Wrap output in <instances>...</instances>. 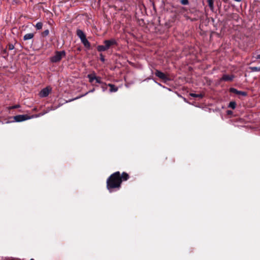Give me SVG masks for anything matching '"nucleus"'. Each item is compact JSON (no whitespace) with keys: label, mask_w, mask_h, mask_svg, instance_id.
Segmentation results:
<instances>
[{"label":"nucleus","mask_w":260,"mask_h":260,"mask_svg":"<svg viewBox=\"0 0 260 260\" xmlns=\"http://www.w3.org/2000/svg\"><path fill=\"white\" fill-rule=\"evenodd\" d=\"M121 184L120 174L119 172H116L111 175L107 180V188L110 192L113 191L115 188L119 189Z\"/></svg>","instance_id":"obj_1"},{"label":"nucleus","mask_w":260,"mask_h":260,"mask_svg":"<svg viewBox=\"0 0 260 260\" xmlns=\"http://www.w3.org/2000/svg\"><path fill=\"white\" fill-rule=\"evenodd\" d=\"M65 51H56L55 54L50 58V61L52 62L56 63L60 61L61 59L66 56Z\"/></svg>","instance_id":"obj_2"},{"label":"nucleus","mask_w":260,"mask_h":260,"mask_svg":"<svg viewBox=\"0 0 260 260\" xmlns=\"http://www.w3.org/2000/svg\"><path fill=\"white\" fill-rule=\"evenodd\" d=\"M30 118L31 117L27 115H18L14 117V119L16 122H22Z\"/></svg>","instance_id":"obj_3"},{"label":"nucleus","mask_w":260,"mask_h":260,"mask_svg":"<svg viewBox=\"0 0 260 260\" xmlns=\"http://www.w3.org/2000/svg\"><path fill=\"white\" fill-rule=\"evenodd\" d=\"M51 91V88L50 87H46L41 90L39 93V95L41 98H44L47 96L50 91Z\"/></svg>","instance_id":"obj_4"},{"label":"nucleus","mask_w":260,"mask_h":260,"mask_svg":"<svg viewBox=\"0 0 260 260\" xmlns=\"http://www.w3.org/2000/svg\"><path fill=\"white\" fill-rule=\"evenodd\" d=\"M155 74L157 77L164 80L165 82L170 80V79L165 74L159 70H156Z\"/></svg>","instance_id":"obj_5"},{"label":"nucleus","mask_w":260,"mask_h":260,"mask_svg":"<svg viewBox=\"0 0 260 260\" xmlns=\"http://www.w3.org/2000/svg\"><path fill=\"white\" fill-rule=\"evenodd\" d=\"M104 43L106 45L107 49H109L110 47L116 44V41L115 39H112L109 40H105L104 42Z\"/></svg>","instance_id":"obj_6"},{"label":"nucleus","mask_w":260,"mask_h":260,"mask_svg":"<svg viewBox=\"0 0 260 260\" xmlns=\"http://www.w3.org/2000/svg\"><path fill=\"white\" fill-rule=\"evenodd\" d=\"M230 91L232 93H235L237 94L242 95L243 96H246L247 95V93L246 92L239 91V90H238L237 89L234 88H231L230 89Z\"/></svg>","instance_id":"obj_7"},{"label":"nucleus","mask_w":260,"mask_h":260,"mask_svg":"<svg viewBox=\"0 0 260 260\" xmlns=\"http://www.w3.org/2000/svg\"><path fill=\"white\" fill-rule=\"evenodd\" d=\"M77 35L80 39V40L86 38V36L82 30L81 29L77 30Z\"/></svg>","instance_id":"obj_8"},{"label":"nucleus","mask_w":260,"mask_h":260,"mask_svg":"<svg viewBox=\"0 0 260 260\" xmlns=\"http://www.w3.org/2000/svg\"><path fill=\"white\" fill-rule=\"evenodd\" d=\"M82 44L84 45V47L87 48H89L90 47V44L89 41L87 40L86 38L82 39L81 40Z\"/></svg>","instance_id":"obj_9"},{"label":"nucleus","mask_w":260,"mask_h":260,"mask_svg":"<svg viewBox=\"0 0 260 260\" xmlns=\"http://www.w3.org/2000/svg\"><path fill=\"white\" fill-rule=\"evenodd\" d=\"M129 178V175L127 173L125 172H123L120 176V179H121V182L122 181H126Z\"/></svg>","instance_id":"obj_10"},{"label":"nucleus","mask_w":260,"mask_h":260,"mask_svg":"<svg viewBox=\"0 0 260 260\" xmlns=\"http://www.w3.org/2000/svg\"><path fill=\"white\" fill-rule=\"evenodd\" d=\"M233 79V76L228 75H223L221 80L224 81H232Z\"/></svg>","instance_id":"obj_11"},{"label":"nucleus","mask_w":260,"mask_h":260,"mask_svg":"<svg viewBox=\"0 0 260 260\" xmlns=\"http://www.w3.org/2000/svg\"><path fill=\"white\" fill-rule=\"evenodd\" d=\"M87 78L89 79V81L90 83H92L94 80H95V78H96V76L94 73L88 74L87 75Z\"/></svg>","instance_id":"obj_12"},{"label":"nucleus","mask_w":260,"mask_h":260,"mask_svg":"<svg viewBox=\"0 0 260 260\" xmlns=\"http://www.w3.org/2000/svg\"><path fill=\"white\" fill-rule=\"evenodd\" d=\"M34 36V34L32 33L26 34L24 36L23 39L24 40H30V39H31L32 38H33Z\"/></svg>","instance_id":"obj_13"},{"label":"nucleus","mask_w":260,"mask_h":260,"mask_svg":"<svg viewBox=\"0 0 260 260\" xmlns=\"http://www.w3.org/2000/svg\"><path fill=\"white\" fill-rule=\"evenodd\" d=\"M110 88V92H116L118 90V87H116L114 85L112 84H109L108 85Z\"/></svg>","instance_id":"obj_14"},{"label":"nucleus","mask_w":260,"mask_h":260,"mask_svg":"<svg viewBox=\"0 0 260 260\" xmlns=\"http://www.w3.org/2000/svg\"><path fill=\"white\" fill-rule=\"evenodd\" d=\"M97 50L99 52H103L107 50H108L107 48L106 47V45H99L97 47Z\"/></svg>","instance_id":"obj_15"},{"label":"nucleus","mask_w":260,"mask_h":260,"mask_svg":"<svg viewBox=\"0 0 260 260\" xmlns=\"http://www.w3.org/2000/svg\"><path fill=\"white\" fill-rule=\"evenodd\" d=\"M208 4L210 10L213 11L214 9V0H208Z\"/></svg>","instance_id":"obj_16"},{"label":"nucleus","mask_w":260,"mask_h":260,"mask_svg":"<svg viewBox=\"0 0 260 260\" xmlns=\"http://www.w3.org/2000/svg\"><path fill=\"white\" fill-rule=\"evenodd\" d=\"M190 96L193 97V98H202L203 97V94L200 93V94H196L193 93H190L189 94Z\"/></svg>","instance_id":"obj_17"},{"label":"nucleus","mask_w":260,"mask_h":260,"mask_svg":"<svg viewBox=\"0 0 260 260\" xmlns=\"http://www.w3.org/2000/svg\"><path fill=\"white\" fill-rule=\"evenodd\" d=\"M42 26H43V23L41 22H39L37 23V24H36V26H35L36 29L38 30H40V29H42Z\"/></svg>","instance_id":"obj_18"},{"label":"nucleus","mask_w":260,"mask_h":260,"mask_svg":"<svg viewBox=\"0 0 260 260\" xmlns=\"http://www.w3.org/2000/svg\"><path fill=\"white\" fill-rule=\"evenodd\" d=\"M236 106V103L235 102H231L229 103V108L234 109H235Z\"/></svg>","instance_id":"obj_19"},{"label":"nucleus","mask_w":260,"mask_h":260,"mask_svg":"<svg viewBox=\"0 0 260 260\" xmlns=\"http://www.w3.org/2000/svg\"><path fill=\"white\" fill-rule=\"evenodd\" d=\"M250 69L252 72H259L260 71V67H250Z\"/></svg>","instance_id":"obj_20"},{"label":"nucleus","mask_w":260,"mask_h":260,"mask_svg":"<svg viewBox=\"0 0 260 260\" xmlns=\"http://www.w3.org/2000/svg\"><path fill=\"white\" fill-rule=\"evenodd\" d=\"M107 86L108 85L105 83H102L101 88H102L103 91H105L107 89Z\"/></svg>","instance_id":"obj_21"},{"label":"nucleus","mask_w":260,"mask_h":260,"mask_svg":"<svg viewBox=\"0 0 260 260\" xmlns=\"http://www.w3.org/2000/svg\"><path fill=\"white\" fill-rule=\"evenodd\" d=\"M95 80L96 83L102 84L103 82L101 81V78L100 77L96 76V78H95Z\"/></svg>","instance_id":"obj_22"},{"label":"nucleus","mask_w":260,"mask_h":260,"mask_svg":"<svg viewBox=\"0 0 260 260\" xmlns=\"http://www.w3.org/2000/svg\"><path fill=\"white\" fill-rule=\"evenodd\" d=\"M49 30L48 29H46V30H44L43 32L42 35L44 37H46V36H48L49 35Z\"/></svg>","instance_id":"obj_23"},{"label":"nucleus","mask_w":260,"mask_h":260,"mask_svg":"<svg viewBox=\"0 0 260 260\" xmlns=\"http://www.w3.org/2000/svg\"><path fill=\"white\" fill-rule=\"evenodd\" d=\"M181 3L183 5H186L188 4V0H181Z\"/></svg>","instance_id":"obj_24"},{"label":"nucleus","mask_w":260,"mask_h":260,"mask_svg":"<svg viewBox=\"0 0 260 260\" xmlns=\"http://www.w3.org/2000/svg\"><path fill=\"white\" fill-rule=\"evenodd\" d=\"M8 48L10 50H13L14 49V46L12 44H9Z\"/></svg>","instance_id":"obj_25"},{"label":"nucleus","mask_w":260,"mask_h":260,"mask_svg":"<svg viewBox=\"0 0 260 260\" xmlns=\"http://www.w3.org/2000/svg\"><path fill=\"white\" fill-rule=\"evenodd\" d=\"M20 107V106L19 105H15V106H12L10 108V109H16V108H18Z\"/></svg>","instance_id":"obj_26"},{"label":"nucleus","mask_w":260,"mask_h":260,"mask_svg":"<svg viewBox=\"0 0 260 260\" xmlns=\"http://www.w3.org/2000/svg\"><path fill=\"white\" fill-rule=\"evenodd\" d=\"M100 59H101V61L102 62H104L105 61L104 56L102 54H100Z\"/></svg>","instance_id":"obj_27"},{"label":"nucleus","mask_w":260,"mask_h":260,"mask_svg":"<svg viewBox=\"0 0 260 260\" xmlns=\"http://www.w3.org/2000/svg\"><path fill=\"white\" fill-rule=\"evenodd\" d=\"M256 59H260V54H258L256 57Z\"/></svg>","instance_id":"obj_28"},{"label":"nucleus","mask_w":260,"mask_h":260,"mask_svg":"<svg viewBox=\"0 0 260 260\" xmlns=\"http://www.w3.org/2000/svg\"><path fill=\"white\" fill-rule=\"evenodd\" d=\"M79 97H77V98H75V99H74V100L78 99H79ZM73 100H74V99H73V100H70V101H69V102L72 101H73Z\"/></svg>","instance_id":"obj_29"},{"label":"nucleus","mask_w":260,"mask_h":260,"mask_svg":"<svg viewBox=\"0 0 260 260\" xmlns=\"http://www.w3.org/2000/svg\"><path fill=\"white\" fill-rule=\"evenodd\" d=\"M236 2H241L242 0H234Z\"/></svg>","instance_id":"obj_30"},{"label":"nucleus","mask_w":260,"mask_h":260,"mask_svg":"<svg viewBox=\"0 0 260 260\" xmlns=\"http://www.w3.org/2000/svg\"><path fill=\"white\" fill-rule=\"evenodd\" d=\"M94 90V89H93L92 90H91V91H89V92H93V91Z\"/></svg>","instance_id":"obj_31"},{"label":"nucleus","mask_w":260,"mask_h":260,"mask_svg":"<svg viewBox=\"0 0 260 260\" xmlns=\"http://www.w3.org/2000/svg\"><path fill=\"white\" fill-rule=\"evenodd\" d=\"M223 1H224V2H226L227 0H222Z\"/></svg>","instance_id":"obj_32"},{"label":"nucleus","mask_w":260,"mask_h":260,"mask_svg":"<svg viewBox=\"0 0 260 260\" xmlns=\"http://www.w3.org/2000/svg\"><path fill=\"white\" fill-rule=\"evenodd\" d=\"M30 260H34V259L31 258Z\"/></svg>","instance_id":"obj_33"}]
</instances>
